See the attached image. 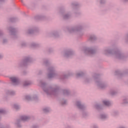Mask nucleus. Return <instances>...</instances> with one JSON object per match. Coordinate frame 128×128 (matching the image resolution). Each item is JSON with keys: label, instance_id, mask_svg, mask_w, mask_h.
Listing matches in <instances>:
<instances>
[{"label": "nucleus", "instance_id": "f257e3e1", "mask_svg": "<svg viewBox=\"0 0 128 128\" xmlns=\"http://www.w3.org/2000/svg\"><path fill=\"white\" fill-rule=\"evenodd\" d=\"M40 84L44 92H45L47 94H50V96H56V94H58V89L46 88V83L42 82H41Z\"/></svg>", "mask_w": 128, "mask_h": 128}, {"label": "nucleus", "instance_id": "f03ea898", "mask_svg": "<svg viewBox=\"0 0 128 128\" xmlns=\"http://www.w3.org/2000/svg\"><path fill=\"white\" fill-rule=\"evenodd\" d=\"M49 74H48V78H54V76H56V74H54V68H50L48 69Z\"/></svg>", "mask_w": 128, "mask_h": 128}, {"label": "nucleus", "instance_id": "7ed1b4c3", "mask_svg": "<svg viewBox=\"0 0 128 128\" xmlns=\"http://www.w3.org/2000/svg\"><path fill=\"white\" fill-rule=\"evenodd\" d=\"M10 79L11 82H12V84L14 85L18 84H20L18 78L16 77H11L10 78Z\"/></svg>", "mask_w": 128, "mask_h": 128}, {"label": "nucleus", "instance_id": "20e7f679", "mask_svg": "<svg viewBox=\"0 0 128 128\" xmlns=\"http://www.w3.org/2000/svg\"><path fill=\"white\" fill-rule=\"evenodd\" d=\"M85 54H94L96 53V50H92L90 48H86L84 51Z\"/></svg>", "mask_w": 128, "mask_h": 128}, {"label": "nucleus", "instance_id": "39448f33", "mask_svg": "<svg viewBox=\"0 0 128 128\" xmlns=\"http://www.w3.org/2000/svg\"><path fill=\"white\" fill-rule=\"evenodd\" d=\"M21 120H30V117L26 116H22L20 117Z\"/></svg>", "mask_w": 128, "mask_h": 128}, {"label": "nucleus", "instance_id": "423d86ee", "mask_svg": "<svg viewBox=\"0 0 128 128\" xmlns=\"http://www.w3.org/2000/svg\"><path fill=\"white\" fill-rule=\"evenodd\" d=\"M76 106L78 108H80V110H82L84 108V106L82 105L80 102H76Z\"/></svg>", "mask_w": 128, "mask_h": 128}, {"label": "nucleus", "instance_id": "0eeeda50", "mask_svg": "<svg viewBox=\"0 0 128 128\" xmlns=\"http://www.w3.org/2000/svg\"><path fill=\"white\" fill-rule=\"evenodd\" d=\"M103 104H104V106H110L112 104L110 101H108L106 100H103Z\"/></svg>", "mask_w": 128, "mask_h": 128}, {"label": "nucleus", "instance_id": "6e6552de", "mask_svg": "<svg viewBox=\"0 0 128 128\" xmlns=\"http://www.w3.org/2000/svg\"><path fill=\"white\" fill-rule=\"evenodd\" d=\"M9 30L12 34H14V33L16 32V29L10 27L9 28Z\"/></svg>", "mask_w": 128, "mask_h": 128}, {"label": "nucleus", "instance_id": "1a4fd4ad", "mask_svg": "<svg viewBox=\"0 0 128 128\" xmlns=\"http://www.w3.org/2000/svg\"><path fill=\"white\" fill-rule=\"evenodd\" d=\"M31 84H32V82H30L26 81L25 82H24V86H30Z\"/></svg>", "mask_w": 128, "mask_h": 128}, {"label": "nucleus", "instance_id": "9d476101", "mask_svg": "<svg viewBox=\"0 0 128 128\" xmlns=\"http://www.w3.org/2000/svg\"><path fill=\"white\" fill-rule=\"evenodd\" d=\"M25 99L26 100H32V98H30V96H25Z\"/></svg>", "mask_w": 128, "mask_h": 128}, {"label": "nucleus", "instance_id": "9b49d317", "mask_svg": "<svg viewBox=\"0 0 128 128\" xmlns=\"http://www.w3.org/2000/svg\"><path fill=\"white\" fill-rule=\"evenodd\" d=\"M70 54H72V52L69 51V52H67L66 53L65 56L68 57L69 56H70Z\"/></svg>", "mask_w": 128, "mask_h": 128}, {"label": "nucleus", "instance_id": "f8f14e48", "mask_svg": "<svg viewBox=\"0 0 128 128\" xmlns=\"http://www.w3.org/2000/svg\"><path fill=\"white\" fill-rule=\"evenodd\" d=\"M105 54H112V51L110 50H106L104 51Z\"/></svg>", "mask_w": 128, "mask_h": 128}, {"label": "nucleus", "instance_id": "ddd939ff", "mask_svg": "<svg viewBox=\"0 0 128 128\" xmlns=\"http://www.w3.org/2000/svg\"><path fill=\"white\" fill-rule=\"evenodd\" d=\"M100 118L102 120H104V118H106V116L104 114H102V115H100Z\"/></svg>", "mask_w": 128, "mask_h": 128}, {"label": "nucleus", "instance_id": "4468645a", "mask_svg": "<svg viewBox=\"0 0 128 128\" xmlns=\"http://www.w3.org/2000/svg\"><path fill=\"white\" fill-rule=\"evenodd\" d=\"M90 40H96V36H90Z\"/></svg>", "mask_w": 128, "mask_h": 128}, {"label": "nucleus", "instance_id": "2eb2a0df", "mask_svg": "<svg viewBox=\"0 0 128 128\" xmlns=\"http://www.w3.org/2000/svg\"><path fill=\"white\" fill-rule=\"evenodd\" d=\"M43 112H48L50 109H48V108H45L43 109Z\"/></svg>", "mask_w": 128, "mask_h": 128}, {"label": "nucleus", "instance_id": "dca6fc26", "mask_svg": "<svg viewBox=\"0 0 128 128\" xmlns=\"http://www.w3.org/2000/svg\"><path fill=\"white\" fill-rule=\"evenodd\" d=\"M14 108H15L16 110H18V108H20V106H18V104H14Z\"/></svg>", "mask_w": 128, "mask_h": 128}, {"label": "nucleus", "instance_id": "f3484780", "mask_svg": "<svg viewBox=\"0 0 128 128\" xmlns=\"http://www.w3.org/2000/svg\"><path fill=\"white\" fill-rule=\"evenodd\" d=\"M24 62H30V58H26L25 60H24Z\"/></svg>", "mask_w": 128, "mask_h": 128}, {"label": "nucleus", "instance_id": "a211bd4d", "mask_svg": "<svg viewBox=\"0 0 128 128\" xmlns=\"http://www.w3.org/2000/svg\"><path fill=\"white\" fill-rule=\"evenodd\" d=\"M0 114H6V110H4V109H1L0 110Z\"/></svg>", "mask_w": 128, "mask_h": 128}, {"label": "nucleus", "instance_id": "6ab92c4d", "mask_svg": "<svg viewBox=\"0 0 128 128\" xmlns=\"http://www.w3.org/2000/svg\"><path fill=\"white\" fill-rule=\"evenodd\" d=\"M15 92L14 91H10L9 92L8 94H11V96H13V94H14Z\"/></svg>", "mask_w": 128, "mask_h": 128}, {"label": "nucleus", "instance_id": "aec40b11", "mask_svg": "<svg viewBox=\"0 0 128 128\" xmlns=\"http://www.w3.org/2000/svg\"><path fill=\"white\" fill-rule=\"evenodd\" d=\"M64 94H68V90H64Z\"/></svg>", "mask_w": 128, "mask_h": 128}, {"label": "nucleus", "instance_id": "412c9836", "mask_svg": "<svg viewBox=\"0 0 128 128\" xmlns=\"http://www.w3.org/2000/svg\"><path fill=\"white\" fill-rule=\"evenodd\" d=\"M116 56L118 58H120L122 55L120 54H116Z\"/></svg>", "mask_w": 128, "mask_h": 128}, {"label": "nucleus", "instance_id": "4be33fe9", "mask_svg": "<svg viewBox=\"0 0 128 128\" xmlns=\"http://www.w3.org/2000/svg\"><path fill=\"white\" fill-rule=\"evenodd\" d=\"M68 14H66L64 17V18L65 20H66V18H68Z\"/></svg>", "mask_w": 128, "mask_h": 128}, {"label": "nucleus", "instance_id": "5701e85b", "mask_svg": "<svg viewBox=\"0 0 128 128\" xmlns=\"http://www.w3.org/2000/svg\"><path fill=\"white\" fill-rule=\"evenodd\" d=\"M82 76V72L78 73L76 74V76Z\"/></svg>", "mask_w": 128, "mask_h": 128}, {"label": "nucleus", "instance_id": "b1692460", "mask_svg": "<svg viewBox=\"0 0 128 128\" xmlns=\"http://www.w3.org/2000/svg\"><path fill=\"white\" fill-rule=\"evenodd\" d=\"M99 86H100V88H104V85L102 84H101L99 85Z\"/></svg>", "mask_w": 128, "mask_h": 128}, {"label": "nucleus", "instance_id": "393cba45", "mask_svg": "<svg viewBox=\"0 0 128 128\" xmlns=\"http://www.w3.org/2000/svg\"><path fill=\"white\" fill-rule=\"evenodd\" d=\"M34 32L33 30H28V34H32Z\"/></svg>", "mask_w": 128, "mask_h": 128}, {"label": "nucleus", "instance_id": "a878e982", "mask_svg": "<svg viewBox=\"0 0 128 128\" xmlns=\"http://www.w3.org/2000/svg\"><path fill=\"white\" fill-rule=\"evenodd\" d=\"M66 104V101L64 100V102H62V104L64 105V104Z\"/></svg>", "mask_w": 128, "mask_h": 128}, {"label": "nucleus", "instance_id": "bb28decb", "mask_svg": "<svg viewBox=\"0 0 128 128\" xmlns=\"http://www.w3.org/2000/svg\"><path fill=\"white\" fill-rule=\"evenodd\" d=\"M3 42H4V44L5 42H6V40H4Z\"/></svg>", "mask_w": 128, "mask_h": 128}, {"label": "nucleus", "instance_id": "cd10ccee", "mask_svg": "<svg viewBox=\"0 0 128 128\" xmlns=\"http://www.w3.org/2000/svg\"><path fill=\"white\" fill-rule=\"evenodd\" d=\"M32 46H36V44H34L32 45Z\"/></svg>", "mask_w": 128, "mask_h": 128}, {"label": "nucleus", "instance_id": "c85d7f7f", "mask_svg": "<svg viewBox=\"0 0 128 128\" xmlns=\"http://www.w3.org/2000/svg\"><path fill=\"white\" fill-rule=\"evenodd\" d=\"M38 99V98L36 97V98H32L33 100H37Z\"/></svg>", "mask_w": 128, "mask_h": 128}, {"label": "nucleus", "instance_id": "c756f323", "mask_svg": "<svg viewBox=\"0 0 128 128\" xmlns=\"http://www.w3.org/2000/svg\"><path fill=\"white\" fill-rule=\"evenodd\" d=\"M1 2H4V0H0Z\"/></svg>", "mask_w": 128, "mask_h": 128}, {"label": "nucleus", "instance_id": "7c9ffc66", "mask_svg": "<svg viewBox=\"0 0 128 128\" xmlns=\"http://www.w3.org/2000/svg\"><path fill=\"white\" fill-rule=\"evenodd\" d=\"M36 128V126H32V128Z\"/></svg>", "mask_w": 128, "mask_h": 128}, {"label": "nucleus", "instance_id": "2f4dec72", "mask_svg": "<svg viewBox=\"0 0 128 128\" xmlns=\"http://www.w3.org/2000/svg\"><path fill=\"white\" fill-rule=\"evenodd\" d=\"M94 128H98V126H94Z\"/></svg>", "mask_w": 128, "mask_h": 128}, {"label": "nucleus", "instance_id": "473e14b6", "mask_svg": "<svg viewBox=\"0 0 128 128\" xmlns=\"http://www.w3.org/2000/svg\"><path fill=\"white\" fill-rule=\"evenodd\" d=\"M111 94L114 95V93L112 92V93H111Z\"/></svg>", "mask_w": 128, "mask_h": 128}, {"label": "nucleus", "instance_id": "72a5a7b5", "mask_svg": "<svg viewBox=\"0 0 128 128\" xmlns=\"http://www.w3.org/2000/svg\"><path fill=\"white\" fill-rule=\"evenodd\" d=\"M100 3H101V4H102V3H103L102 2V0L100 1Z\"/></svg>", "mask_w": 128, "mask_h": 128}, {"label": "nucleus", "instance_id": "f704fd0d", "mask_svg": "<svg viewBox=\"0 0 128 128\" xmlns=\"http://www.w3.org/2000/svg\"><path fill=\"white\" fill-rule=\"evenodd\" d=\"M17 126H18V124Z\"/></svg>", "mask_w": 128, "mask_h": 128}, {"label": "nucleus", "instance_id": "c9c22d12", "mask_svg": "<svg viewBox=\"0 0 128 128\" xmlns=\"http://www.w3.org/2000/svg\"><path fill=\"white\" fill-rule=\"evenodd\" d=\"M64 78H66V76H64Z\"/></svg>", "mask_w": 128, "mask_h": 128}, {"label": "nucleus", "instance_id": "e433bc0d", "mask_svg": "<svg viewBox=\"0 0 128 128\" xmlns=\"http://www.w3.org/2000/svg\"><path fill=\"white\" fill-rule=\"evenodd\" d=\"M126 102H124L125 104H126Z\"/></svg>", "mask_w": 128, "mask_h": 128}, {"label": "nucleus", "instance_id": "4c0bfd02", "mask_svg": "<svg viewBox=\"0 0 128 128\" xmlns=\"http://www.w3.org/2000/svg\"><path fill=\"white\" fill-rule=\"evenodd\" d=\"M72 30H74V29H72Z\"/></svg>", "mask_w": 128, "mask_h": 128}, {"label": "nucleus", "instance_id": "58836bf2", "mask_svg": "<svg viewBox=\"0 0 128 128\" xmlns=\"http://www.w3.org/2000/svg\"><path fill=\"white\" fill-rule=\"evenodd\" d=\"M96 108H98V106H97Z\"/></svg>", "mask_w": 128, "mask_h": 128}]
</instances>
